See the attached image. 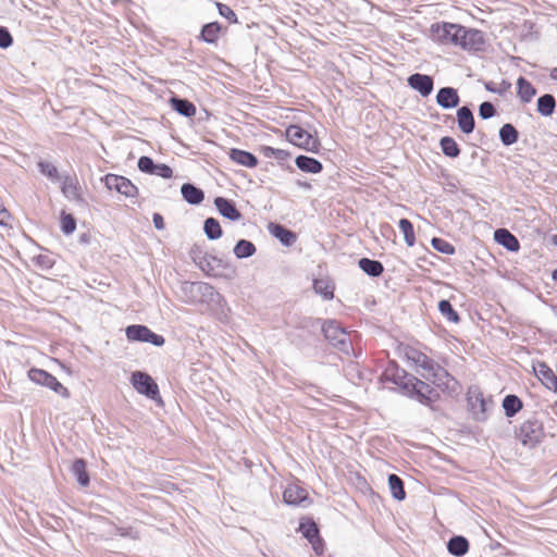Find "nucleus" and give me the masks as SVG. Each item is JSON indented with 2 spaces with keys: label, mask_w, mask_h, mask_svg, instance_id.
<instances>
[{
  "label": "nucleus",
  "mask_w": 557,
  "mask_h": 557,
  "mask_svg": "<svg viewBox=\"0 0 557 557\" xmlns=\"http://www.w3.org/2000/svg\"><path fill=\"white\" fill-rule=\"evenodd\" d=\"M382 383L391 382L399 387L404 395L431 407L440 399V393L429 383L399 368L396 361H388L380 376Z\"/></svg>",
  "instance_id": "1"
},
{
  "label": "nucleus",
  "mask_w": 557,
  "mask_h": 557,
  "mask_svg": "<svg viewBox=\"0 0 557 557\" xmlns=\"http://www.w3.org/2000/svg\"><path fill=\"white\" fill-rule=\"evenodd\" d=\"M321 333L338 351L346 356H356L349 333H347L337 321L325 320L321 326Z\"/></svg>",
  "instance_id": "2"
},
{
  "label": "nucleus",
  "mask_w": 557,
  "mask_h": 557,
  "mask_svg": "<svg viewBox=\"0 0 557 557\" xmlns=\"http://www.w3.org/2000/svg\"><path fill=\"white\" fill-rule=\"evenodd\" d=\"M462 25L448 22L434 23L430 27V37L441 45L459 44Z\"/></svg>",
  "instance_id": "3"
},
{
  "label": "nucleus",
  "mask_w": 557,
  "mask_h": 557,
  "mask_svg": "<svg viewBox=\"0 0 557 557\" xmlns=\"http://www.w3.org/2000/svg\"><path fill=\"white\" fill-rule=\"evenodd\" d=\"M490 46V41L482 30L462 26L457 47L471 53H480L486 52Z\"/></svg>",
  "instance_id": "4"
},
{
  "label": "nucleus",
  "mask_w": 557,
  "mask_h": 557,
  "mask_svg": "<svg viewBox=\"0 0 557 557\" xmlns=\"http://www.w3.org/2000/svg\"><path fill=\"white\" fill-rule=\"evenodd\" d=\"M131 383L137 393L158 404H162L159 386L150 374L143 371H134L131 375Z\"/></svg>",
  "instance_id": "5"
},
{
  "label": "nucleus",
  "mask_w": 557,
  "mask_h": 557,
  "mask_svg": "<svg viewBox=\"0 0 557 557\" xmlns=\"http://www.w3.org/2000/svg\"><path fill=\"white\" fill-rule=\"evenodd\" d=\"M285 135L289 143L306 151L318 152L321 147L319 139L299 125H289Z\"/></svg>",
  "instance_id": "6"
},
{
  "label": "nucleus",
  "mask_w": 557,
  "mask_h": 557,
  "mask_svg": "<svg viewBox=\"0 0 557 557\" xmlns=\"http://www.w3.org/2000/svg\"><path fill=\"white\" fill-rule=\"evenodd\" d=\"M27 376L35 384L45 386L63 398H70L71 396L70 391L54 375L44 369L30 368Z\"/></svg>",
  "instance_id": "7"
},
{
  "label": "nucleus",
  "mask_w": 557,
  "mask_h": 557,
  "mask_svg": "<svg viewBox=\"0 0 557 557\" xmlns=\"http://www.w3.org/2000/svg\"><path fill=\"white\" fill-rule=\"evenodd\" d=\"M543 436V423L534 417L525 420L517 432L519 441L530 448L535 447Z\"/></svg>",
  "instance_id": "8"
},
{
  "label": "nucleus",
  "mask_w": 557,
  "mask_h": 557,
  "mask_svg": "<svg viewBox=\"0 0 557 557\" xmlns=\"http://www.w3.org/2000/svg\"><path fill=\"white\" fill-rule=\"evenodd\" d=\"M467 403L476 421H484L487 417L488 406H493V400L486 399L478 387L469 388Z\"/></svg>",
  "instance_id": "9"
},
{
  "label": "nucleus",
  "mask_w": 557,
  "mask_h": 557,
  "mask_svg": "<svg viewBox=\"0 0 557 557\" xmlns=\"http://www.w3.org/2000/svg\"><path fill=\"white\" fill-rule=\"evenodd\" d=\"M102 181L109 190H115L127 198H136L139 194L137 186L125 176L109 173Z\"/></svg>",
  "instance_id": "10"
},
{
  "label": "nucleus",
  "mask_w": 557,
  "mask_h": 557,
  "mask_svg": "<svg viewBox=\"0 0 557 557\" xmlns=\"http://www.w3.org/2000/svg\"><path fill=\"white\" fill-rule=\"evenodd\" d=\"M298 531L311 544L317 555L324 553V541L320 535L318 524L311 518H304L299 522Z\"/></svg>",
  "instance_id": "11"
},
{
  "label": "nucleus",
  "mask_w": 557,
  "mask_h": 557,
  "mask_svg": "<svg viewBox=\"0 0 557 557\" xmlns=\"http://www.w3.org/2000/svg\"><path fill=\"white\" fill-rule=\"evenodd\" d=\"M208 276H227L234 273V268L225 260L208 255L206 261L199 268Z\"/></svg>",
  "instance_id": "12"
},
{
  "label": "nucleus",
  "mask_w": 557,
  "mask_h": 557,
  "mask_svg": "<svg viewBox=\"0 0 557 557\" xmlns=\"http://www.w3.org/2000/svg\"><path fill=\"white\" fill-rule=\"evenodd\" d=\"M420 375L443 392L450 389V383H455L454 377L440 364L430 373H420Z\"/></svg>",
  "instance_id": "13"
},
{
  "label": "nucleus",
  "mask_w": 557,
  "mask_h": 557,
  "mask_svg": "<svg viewBox=\"0 0 557 557\" xmlns=\"http://www.w3.org/2000/svg\"><path fill=\"white\" fill-rule=\"evenodd\" d=\"M408 86L420 94L421 97H429L434 89V79L430 75L416 72L407 78Z\"/></svg>",
  "instance_id": "14"
},
{
  "label": "nucleus",
  "mask_w": 557,
  "mask_h": 557,
  "mask_svg": "<svg viewBox=\"0 0 557 557\" xmlns=\"http://www.w3.org/2000/svg\"><path fill=\"white\" fill-rule=\"evenodd\" d=\"M218 212L225 219L236 222L243 218L242 212L237 209L234 200L225 197H216L213 201Z\"/></svg>",
  "instance_id": "15"
},
{
  "label": "nucleus",
  "mask_w": 557,
  "mask_h": 557,
  "mask_svg": "<svg viewBox=\"0 0 557 557\" xmlns=\"http://www.w3.org/2000/svg\"><path fill=\"white\" fill-rule=\"evenodd\" d=\"M283 500L285 504L290 506L306 507V503L309 500V494L305 488L296 484H290L283 493Z\"/></svg>",
  "instance_id": "16"
},
{
  "label": "nucleus",
  "mask_w": 557,
  "mask_h": 557,
  "mask_svg": "<svg viewBox=\"0 0 557 557\" xmlns=\"http://www.w3.org/2000/svg\"><path fill=\"white\" fill-rule=\"evenodd\" d=\"M268 231L285 247H292L297 242V234L280 223H269Z\"/></svg>",
  "instance_id": "17"
},
{
  "label": "nucleus",
  "mask_w": 557,
  "mask_h": 557,
  "mask_svg": "<svg viewBox=\"0 0 557 557\" xmlns=\"http://www.w3.org/2000/svg\"><path fill=\"white\" fill-rule=\"evenodd\" d=\"M436 103L445 110L457 108L460 103L458 90L454 87H442L436 94Z\"/></svg>",
  "instance_id": "18"
},
{
  "label": "nucleus",
  "mask_w": 557,
  "mask_h": 557,
  "mask_svg": "<svg viewBox=\"0 0 557 557\" xmlns=\"http://www.w3.org/2000/svg\"><path fill=\"white\" fill-rule=\"evenodd\" d=\"M62 194L65 198L77 203H83L84 199L81 195V187L75 176L65 175L62 177Z\"/></svg>",
  "instance_id": "19"
},
{
  "label": "nucleus",
  "mask_w": 557,
  "mask_h": 557,
  "mask_svg": "<svg viewBox=\"0 0 557 557\" xmlns=\"http://www.w3.org/2000/svg\"><path fill=\"white\" fill-rule=\"evenodd\" d=\"M494 239L498 245L503 246L510 252H516L520 249L518 238L507 228H497L494 232Z\"/></svg>",
  "instance_id": "20"
},
{
  "label": "nucleus",
  "mask_w": 557,
  "mask_h": 557,
  "mask_svg": "<svg viewBox=\"0 0 557 557\" xmlns=\"http://www.w3.org/2000/svg\"><path fill=\"white\" fill-rule=\"evenodd\" d=\"M457 123L458 127L463 134H471L475 127V121L472 110L467 107H460L457 109Z\"/></svg>",
  "instance_id": "21"
},
{
  "label": "nucleus",
  "mask_w": 557,
  "mask_h": 557,
  "mask_svg": "<svg viewBox=\"0 0 557 557\" xmlns=\"http://www.w3.org/2000/svg\"><path fill=\"white\" fill-rule=\"evenodd\" d=\"M534 372L539 380L550 391H557V375L553 370L545 363L539 362L534 367Z\"/></svg>",
  "instance_id": "22"
},
{
  "label": "nucleus",
  "mask_w": 557,
  "mask_h": 557,
  "mask_svg": "<svg viewBox=\"0 0 557 557\" xmlns=\"http://www.w3.org/2000/svg\"><path fill=\"white\" fill-rule=\"evenodd\" d=\"M183 199L193 206L200 205L205 199V193L201 188L191 183H184L181 187Z\"/></svg>",
  "instance_id": "23"
},
{
  "label": "nucleus",
  "mask_w": 557,
  "mask_h": 557,
  "mask_svg": "<svg viewBox=\"0 0 557 557\" xmlns=\"http://www.w3.org/2000/svg\"><path fill=\"white\" fill-rule=\"evenodd\" d=\"M228 157L233 162L249 169H252L258 164V158L246 150L232 148L228 152Z\"/></svg>",
  "instance_id": "24"
},
{
  "label": "nucleus",
  "mask_w": 557,
  "mask_h": 557,
  "mask_svg": "<svg viewBox=\"0 0 557 557\" xmlns=\"http://www.w3.org/2000/svg\"><path fill=\"white\" fill-rule=\"evenodd\" d=\"M171 108L185 117H193L196 114V107L193 102L178 96L170 98Z\"/></svg>",
  "instance_id": "25"
},
{
  "label": "nucleus",
  "mask_w": 557,
  "mask_h": 557,
  "mask_svg": "<svg viewBox=\"0 0 557 557\" xmlns=\"http://www.w3.org/2000/svg\"><path fill=\"white\" fill-rule=\"evenodd\" d=\"M295 164L305 173L318 174L323 170V165L318 159L305 154L296 157Z\"/></svg>",
  "instance_id": "26"
},
{
  "label": "nucleus",
  "mask_w": 557,
  "mask_h": 557,
  "mask_svg": "<svg viewBox=\"0 0 557 557\" xmlns=\"http://www.w3.org/2000/svg\"><path fill=\"white\" fill-rule=\"evenodd\" d=\"M71 472L75 476L77 483L86 487L90 483L89 473L87 472V462L83 458H77L73 461Z\"/></svg>",
  "instance_id": "27"
},
{
  "label": "nucleus",
  "mask_w": 557,
  "mask_h": 557,
  "mask_svg": "<svg viewBox=\"0 0 557 557\" xmlns=\"http://www.w3.org/2000/svg\"><path fill=\"white\" fill-rule=\"evenodd\" d=\"M324 321L319 318H311V317H302L299 318L298 321L295 324V327L304 331L309 336H315L319 331H321V326Z\"/></svg>",
  "instance_id": "28"
},
{
  "label": "nucleus",
  "mask_w": 557,
  "mask_h": 557,
  "mask_svg": "<svg viewBox=\"0 0 557 557\" xmlns=\"http://www.w3.org/2000/svg\"><path fill=\"white\" fill-rule=\"evenodd\" d=\"M469 541L462 535H454L447 542V550L450 555L461 557L469 550Z\"/></svg>",
  "instance_id": "29"
},
{
  "label": "nucleus",
  "mask_w": 557,
  "mask_h": 557,
  "mask_svg": "<svg viewBox=\"0 0 557 557\" xmlns=\"http://www.w3.org/2000/svg\"><path fill=\"white\" fill-rule=\"evenodd\" d=\"M517 95L522 103H529L536 95V88L524 77L517 81Z\"/></svg>",
  "instance_id": "30"
},
{
  "label": "nucleus",
  "mask_w": 557,
  "mask_h": 557,
  "mask_svg": "<svg viewBox=\"0 0 557 557\" xmlns=\"http://www.w3.org/2000/svg\"><path fill=\"white\" fill-rule=\"evenodd\" d=\"M359 268L370 277H379L384 272L383 263L370 258H361L358 261Z\"/></svg>",
  "instance_id": "31"
},
{
  "label": "nucleus",
  "mask_w": 557,
  "mask_h": 557,
  "mask_svg": "<svg viewBox=\"0 0 557 557\" xmlns=\"http://www.w3.org/2000/svg\"><path fill=\"white\" fill-rule=\"evenodd\" d=\"M556 109V98L552 94H544L536 100V111L542 116H550Z\"/></svg>",
  "instance_id": "32"
},
{
  "label": "nucleus",
  "mask_w": 557,
  "mask_h": 557,
  "mask_svg": "<svg viewBox=\"0 0 557 557\" xmlns=\"http://www.w3.org/2000/svg\"><path fill=\"white\" fill-rule=\"evenodd\" d=\"M505 416L507 418L515 417L523 407L522 400L515 394L506 395L502 403Z\"/></svg>",
  "instance_id": "33"
},
{
  "label": "nucleus",
  "mask_w": 557,
  "mask_h": 557,
  "mask_svg": "<svg viewBox=\"0 0 557 557\" xmlns=\"http://www.w3.org/2000/svg\"><path fill=\"white\" fill-rule=\"evenodd\" d=\"M412 354L413 355L409 356V358L412 359L414 364L419 369L422 370V371H418L419 374L420 373H430L437 366V363L432 358H430L429 356H426L423 352L413 350Z\"/></svg>",
  "instance_id": "34"
},
{
  "label": "nucleus",
  "mask_w": 557,
  "mask_h": 557,
  "mask_svg": "<svg viewBox=\"0 0 557 557\" xmlns=\"http://www.w3.org/2000/svg\"><path fill=\"white\" fill-rule=\"evenodd\" d=\"M313 289L315 294L320 295L324 300H332L334 298V284L327 278L313 280Z\"/></svg>",
  "instance_id": "35"
},
{
  "label": "nucleus",
  "mask_w": 557,
  "mask_h": 557,
  "mask_svg": "<svg viewBox=\"0 0 557 557\" xmlns=\"http://www.w3.org/2000/svg\"><path fill=\"white\" fill-rule=\"evenodd\" d=\"M498 136L502 144L509 147L518 141L519 132L511 123H506L499 128Z\"/></svg>",
  "instance_id": "36"
},
{
  "label": "nucleus",
  "mask_w": 557,
  "mask_h": 557,
  "mask_svg": "<svg viewBox=\"0 0 557 557\" xmlns=\"http://www.w3.org/2000/svg\"><path fill=\"white\" fill-rule=\"evenodd\" d=\"M257 251L255 244L248 239H239L233 248L237 259H246L253 256Z\"/></svg>",
  "instance_id": "37"
},
{
  "label": "nucleus",
  "mask_w": 557,
  "mask_h": 557,
  "mask_svg": "<svg viewBox=\"0 0 557 557\" xmlns=\"http://www.w3.org/2000/svg\"><path fill=\"white\" fill-rule=\"evenodd\" d=\"M148 330L146 325L132 324L125 329V335L129 342L146 343Z\"/></svg>",
  "instance_id": "38"
},
{
  "label": "nucleus",
  "mask_w": 557,
  "mask_h": 557,
  "mask_svg": "<svg viewBox=\"0 0 557 557\" xmlns=\"http://www.w3.org/2000/svg\"><path fill=\"white\" fill-rule=\"evenodd\" d=\"M387 481L392 496L396 500H404L406 498V491L401 478L395 473H392L388 475Z\"/></svg>",
  "instance_id": "39"
},
{
  "label": "nucleus",
  "mask_w": 557,
  "mask_h": 557,
  "mask_svg": "<svg viewBox=\"0 0 557 557\" xmlns=\"http://www.w3.org/2000/svg\"><path fill=\"white\" fill-rule=\"evenodd\" d=\"M203 232L208 239L216 240L222 237L223 231L215 218H207L203 222Z\"/></svg>",
  "instance_id": "40"
},
{
  "label": "nucleus",
  "mask_w": 557,
  "mask_h": 557,
  "mask_svg": "<svg viewBox=\"0 0 557 557\" xmlns=\"http://www.w3.org/2000/svg\"><path fill=\"white\" fill-rule=\"evenodd\" d=\"M344 375L354 384H359L363 379L364 374L360 370V366L356 361H349L343 368Z\"/></svg>",
  "instance_id": "41"
},
{
  "label": "nucleus",
  "mask_w": 557,
  "mask_h": 557,
  "mask_svg": "<svg viewBox=\"0 0 557 557\" xmlns=\"http://www.w3.org/2000/svg\"><path fill=\"white\" fill-rule=\"evenodd\" d=\"M442 152L448 158H457L460 154V148L457 141L450 136H444L440 140Z\"/></svg>",
  "instance_id": "42"
},
{
  "label": "nucleus",
  "mask_w": 557,
  "mask_h": 557,
  "mask_svg": "<svg viewBox=\"0 0 557 557\" xmlns=\"http://www.w3.org/2000/svg\"><path fill=\"white\" fill-rule=\"evenodd\" d=\"M438 311L447 321L451 323H458L460 321L459 313L455 310L451 302L448 299H442L438 302Z\"/></svg>",
  "instance_id": "43"
},
{
  "label": "nucleus",
  "mask_w": 557,
  "mask_h": 557,
  "mask_svg": "<svg viewBox=\"0 0 557 557\" xmlns=\"http://www.w3.org/2000/svg\"><path fill=\"white\" fill-rule=\"evenodd\" d=\"M37 166H38L40 174L46 176L52 183L61 181V176L59 174L57 166L54 164H52L51 162L40 160L37 163Z\"/></svg>",
  "instance_id": "44"
},
{
  "label": "nucleus",
  "mask_w": 557,
  "mask_h": 557,
  "mask_svg": "<svg viewBox=\"0 0 557 557\" xmlns=\"http://www.w3.org/2000/svg\"><path fill=\"white\" fill-rule=\"evenodd\" d=\"M221 25L218 22H211L202 26L201 38L209 44H213L218 40L219 33L221 32Z\"/></svg>",
  "instance_id": "45"
},
{
  "label": "nucleus",
  "mask_w": 557,
  "mask_h": 557,
  "mask_svg": "<svg viewBox=\"0 0 557 557\" xmlns=\"http://www.w3.org/2000/svg\"><path fill=\"white\" fill-rule=\"evenodd\" d=\"M195 288H197L203 296H212L215 292L214 287L208 283L184 282L182 284V290L185 294L193 293Z\"/></svg>",
  "instance_id": "46"
},
{
  "label": "nucleus",
  "mask_w": 557,
  "mask_h": 557,
  "mask_svg": "<svg viewBox=\"0 0 557 557\" xmlns=\"http://www.w3.org/2000/svg\"><path fill=\"white\" fill-rule=\"evenodd\" d=\"M398 226L404 234L405 242L407 246L412 247L416 244V236L413 224L410 220L403 218L398 222Z\"/></svg>",
  "instance_id": "47"
},
{
  "label": "nucleus",
  "mask_w": 557,
  "mask_h": 557,
  "mask_svg": "<svg viewBox=\"0 0 557 557\" xmlns=\"http://www.w3.org/2000/svg\"><path fill=\"white\" fill-rule=\"evenodd\" d=\"M60 222L61 231L65 235H71L76 228V219L71 213L62 211Z\"/></svg>",
  "instance_id": "48"
},
{
  "label": "nucleus",
  "mask_w": 557,
  "mask_h": 557,
  "mask_svg": "<svg viewBox=\"0 0 557 557\" xmlns=\"http://www.w3.org/2000/svg\"><path fill=\"white\" fill-rule=\"evenodd\" d=\"M431 244L436 251L444 255H454L456 251L454 245L440 237L432 238Z\"/></svg>",
  "instance_id": "49"
},
{
  "label": "nucleus",
  "mask_w": 557,
  "mask_h": 557,
  "mask_svg": "<svg viewBox=\"0 0 557 557\" xmlns=\"http://www.w3.org/2000/svg\"><path fill=\"white\" fill-rule=\"evenodd\" d=\"M260 150L264 157L275 158L278 161H284L290 156L286 150L273 148L270 146H262Z\"/></svg>",
  "instance_id": "50"
},
{
  "label": "nucleus",
  "mask_w": 557,
  "mask_h": 557,
  "mask_svg": "<svg viewBox=\"0 0 557 557\" xmlns=\"http://www.w3.org/2000/svg\"><path fill=\"white\" fill-rule=\"evenodd\" d=\"M208 252L203 251V249L199 245H193L189 250V256L196 265L200 268V265L206 261L208 257Z\"/></svg>",
  "instance_id": "51"
},
{
  "label": "nucleus",
  "mask_w": 557,
  "mask_h": 557,
  "mask_svg": "<svg viewBox=\"0 0 557 557\" xmlns=\"http://www.w3.org/2000/svg\"><path fill=\"white\" fill-rule=\"evenodd\" d=\"M496 113V107L490 101H484L479 106V116L482 120L492 119Z\"/></svg>",
  "instance_id": "52"
},
{
  "label": "nucleus",
  "mask_w": 557,
  "mask_h": 557,
  "mask_svg": "<svg viewBox=\"0 0 557 557\" xmlns=\"http://www.w3.org/2000/svg\"><path fill=\"white\" fill-rule=\"evenodd\" d=\"M156 164L157 163H154L152 158H150L148 156H141L138 159L137 166L140 172L152 175Z\"/></svg>",
  "instance_id": "53"
},
{
  "label": "nucleus",
  "mask_w": 557,
  "mask_h": 557,
  "mask_svg": "<svg viewBox=\"0 0 557 557\" xmlns=\"http://www.w3.org/2000/svg\"><path fill=\"white\" fill-rule=\"evenodd\" d=\"M115 531L121 537H128L132 540L140 539V532L134 527H115Z\"/></svg>",
  "instance_id": "54"
},
{
  "label": "nucleus",
  "mask_w": 557,
  "mask_h": 557,
  "mask_svg": "<svg viewBox=\"0 0 557 557\" xmlns=\"http://www.w3.org/2000/svg\"><path fill=\"white\" fill-rule=\"evenodd\" d=\"M216 8L221 16L225 17L230 23H237V16L231 7L216 2Z\"/></svg>",
  "instance_id": "55"
},
{
  "label": "nucleus",
  "mask_w": 557,
  "mask_h": 557,
  "mask_svg": "<svg viewBox=\"0 0 557 557\" xmlns=\"http://www.w3.org/2000/svg\"><path fill=\"white\" fill-rule=\"evenodd\" d=\"M152 175H157L162 178H171L173 176V170L165 163H159L156 164Z\"/></svg>",
  "instance_id": "56"
},
{
  "label": "nucleus",
  "mask_w": 557,
  "mask_h": 557,
  "mask_svg": "<svg viewBox=\"0 0 557 557\" xmlns=\"http://www.w3.org/2000/svg\"><path fill=\"white\" fill-rule=\"evenodd\" d=\"M13 44V37L9 29L0 26V48L7 49Z\"/></svg>",
  "instance_id": "57"
},
{
  "label": "nucleus",
  "mask_w": 557,
  "mask_h": 557,
  "mask_svg": "<svg viewBox=\"0 0 557 557\" xmlns=\"http://www.w3.org/2000/svg\"><path fill=\"white\" fill-rule=\"evenodd\" d=\"M146 343L152 344L156 347H161L164 345L165 338L162 335L157 334L149 329Z\"/></svg>",
  "instance_id": "58"
},
{
  "label": "nucleus",
  "mask_w": 557,
  "mask_h": 557,
  "mask_svg": "<svg viewBox=\"0 0 557 557\" xmlns=\"http://www.w3.org/2000/svg\"><path fill=\"white\" fill-rule=\"evenodd\" d=\"M146 343L152 344L156 347H161L164 345L165 338L162 335L157 334L149 329Z\"/></svg>",
  "instance_id": "59"
},
{
  "label": "nucleus",
  "mask_w": 557,
  "mask_h": 557,
  "mask_svg": "<svg viewBox=\"0 0 557 557\" xmlns=\"http://www.w3.org/2000/svg\"><path fill=\"white\" fill-rule=\"evenodd\" d=\"M152 222L157 230L161 231L165 227L164 219L160 213H153L152 214Z\"/></svg>",
  "instance_id": "60"
},
{
  "label": "nucleus",
  "mask_w": 557,
  "mask_h": 557,
  "mask_svg": "<svg viewBox=\"0 0 557 557\" xmlns=\"http://www.w3.org/2000/svg\"><path fill=\"white\" fill-rule=\"evenodd\" d=\"M10 219L9 211L0 205V225L4 226L7 225V221Z\"/></svg>",
  "instance_id": "61"
},
{
  "label": "nucleus",
  "mask_w": 557,
  "mask_h": 557,
  "mask_svg": "<svg viewBox=\"0 0 557 557\" xmlns=\"http://www.w3.org/2000/svg\"><path fill=\"white\" fill-rule=\"evenodd\" d=\"M511 87V84L505 79H503L499 84H497L498 95H504Z\"/></svg>",
  "instance_id": "62"
},
{
  "label": "nucleus",
  "mask_w": 557,
  "mask_h": 557,
  "mask_svg": "<svg viewBox=\"0 0 557 557\" xmlns=\"http://www.w3.org/2000/svg\"><path fill=\"white\" fill-rule=\"evenodd\" d=\"M484 87L490 92L498 94L497 84L494 82H484Z\"/></svg>",
  "instance_id": "63"
},
{
  "label": "nucleus",
  "mask_w": 557,
  "mask_h": 557,
  "mask_svg": "<svg viewBox=\"0 0 557 557\" xmlns=\"http://www.w3.org/2000/svg\"><path fill=\"white\" fill-rule=\"evenodd\" d=\"M296 185L302 189L310 190L312 188V185L307 181H296Z\"/></svg>",
  "instance_id": "64"
}]
</instances>
